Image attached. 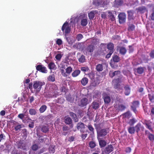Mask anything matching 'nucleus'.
Segmentation results:
<instances>
[{
  "label": "nucleus",
  "mask_w": 154,
  "mask_h": 154,
  "mask_svg": "<svg viewBox=\"0 0 154 154\" xmlns=\"http://www.w3.org/2000/svg\"><path fill=\"white\" fill-rule=\"evenodd\" d=\"M125 108V106L122 105H119L118 107V109L120 111H122V110H124Z\"/></svg>",
  "instance_id": "nucleus-57"
},
{
  "label": "nucleus",
  "mask_w": 154,
  "mask_h": 154,
  "mask_svg": "<svg viewBox=\"0 0 154 154\" xmlns=\"http://www.w3.org/2000/svg\"><path fill=\"white\" fill-rule=\"evenodd\" d=\"M92 108L95 109H96L99 108V103L96 101L93 102L91 104Z\"/></svg>",
  "instance_id": "nucleus-26"
},
{
  "label": "nucleus",
  "mask_w": 154,
  "mask_h": 154,
  "mask_svg": "<svg viewBox=\"0 0 154 154\" xmlns=\"http://www.w3.org/2000/svg\"><path fill=\"white\" fill-rule=\"evenodd\" d=\"M89 145L90 148H93L95 146L96 144L94 142L91 141L89 143Z\"/></svg>",
  "instance_id": "nucleus-44"
},
{
  "label": "nucleus",
  "mask_w": 154,
  "mask_h": 154,
  "mask_svg": "<svg viewBox=\"0 0 154 154\" xmlns=\"http://www.w3.org/2000/svg\"><path fill=\"white\" fill-rule=\"evenodd\" d=\"M45 83L44 82L36 81L34 82L33 87L35 89H36V92H39L43 85H44Z\"/></svg>",
  "instance_id": "nucleus-1"
},
{
  "label": "nucleus",
  "mask_w": 154,
  "mask_h": 154,
  "mask_svg": "<svg viewBox=\"0 0 154 154\" xmlns=\"http://www.w3.org/2000/svg\"><path fill=\"white\" fill-rule=\"evenodd\" d=\"M38 148V145L36 144L33 145L31 147L33 151L37 150Z\"/></svg>",
  "instance_id": "nucleus-42"
},
{
  "label": "nucleus",
  "mask_w": 154,
  "mask_h": 154,
  "mask_svg": "<svg viewBox=\"0 0 154 154\" xmlns=\"http://www.w3.org/2000/svg\"><path fill=\"white\" fill-rule=\"evenodd\" d=\"M96 69L98 72L102 71L103 69V66L102 64H99L96 66Z\"/></svg>",
  "instance_id": "nucleus-23"
},
{
  "label": "nucleus",
  "mask_w": 154,
  "mask_h": 154,
  "mask_svg": "<svg viewBox=\"0 0 154 154\" xmlns=\"http://www.w3.org/2000/svg\"><path fill=\"white\" fill-rule=\"evenodd\" d=\"M139 104L140 103L138 101H134L133 102L131 106V109L135 113L137 112L136 108L139 107Z\"/></svg>",
  "instance_id": "nucleus-5"
},
{
  "label": "nucleus",
  "mask_w": 154,
  "mask_h": 154,
  "mask_svg": "<svg viewBox=\"0 0 154 154\" xmlns=\"http://www.w3.org/2000/svg\"><path fill=\"white\" fill-rule=\"evenodd\" d=\"M131 89L130 87L127 86H126V95H128L130 93Z\"/></svg>",
  "instance_id": "nucleus-45"
},
{
  "label": "nucleus",
  "mask_w": 154,
  "mask_h": 154,
  "mask_svg": "<svg viewBox=\"0 0 154 154\" xmlns=\"http://www.w3.org/2000/svg\"><path fill=\"white\" fill-rule=\"evenodd\" d=\"M128 131L130 134H132L134 133L135 129L134 127H130L128 128Z\"/></svg>",
  "instance_id": "nucleus-35"
},
{
  "label": "nucleus",
  "mask_w": 154,
  "mask_h": 154,
  "mask_svg": "<svg viewBox=\"0 0 154 154\" xmlns=\"http://www.w3.org/2000/svg\"><path fill=\"white\" fill-rule=\"evenodd\" d=\"M36 68L37 70L42 73H46L48 71L46 68L42 65H38L36 66Z\"/></svg>",
  "instance_id": "nucleus-8"
},
{
  "label": "nucleus",
  "mask_w": 154,
  "mask_h": 154,
  "mask_svg": "<svg viewBox=\"0 0 154 154\" xmlns=\"http://www.w3.org/2000/svg\"><path fill=\"white\" fill-rule=\"evenodd\" d=\"M146 10V8L144 7H139L138 8V10L141 12H143Z\"/></svg>",
  "instance_id": "nucleus-55"
},
{
  "label": "nucleus",
  "mask_w": 154,
  "mask_h": 154,
  "mask_svg": "<svg viewBox=\"0 0 154 154\" xmlns=\"http://www.w3.org/2000/svg\"><path fill=\"white\" fill-rule=\"evenodd\" d=\"M99 40L96 38H93L91 39V45H96L97 43L99 42Z\"/></svg>",
  "instance_id": "nucleus-21"
},
{
  "label": "nucleus",
  "mask_w": 154,
  "mask_h": 154,
  "mask_svg": "<svg viewBox=\"0 0 154 154\" xmlns=\"http://www.w3.org/2000/svg\"><path fill=\"white\" fill-rule=\"evenodd\" d=\"M123 3V0H115L113 2V5L115 7H118Z\"/></svg>",
  "instance_id": "nucleus-12"
},
{
  "label": "nucleus",
  "mask_w": 154,
  "mask_h": 154,
  "mask_svg": "<svg viewBox=\"0 0 154 154\" xmlns=\"http://www.w3.org/2000/svg\"><path fill=\"white\" fill-rule=\"evenodd\" d=\"M128 19L130 20L132 18L133 13L131 11H128Z\"/></svg>",
  "instance_id": "nucleus-51"
},
{
  "label": "nucleus",
  "mask_w": 154,
  "mask_h": 154,
  "mask_svg": "<svg viewBox=\"0 0 154 154\" xmlns=\"http://www.w3.org/2000/svg\"><path fill=\"white\" fill-rule=\"evenodd\" d=\"M88 79L87 77H84L82 79L81 83L82 85L85 86L88 84Z\"/></svg>",
  "instance_id": "nucleus-18"
},
{
  "label": "nucleus",
  "mask_w": 154,
  "mask_h": 154,
  "mask_svg": "<svg viewBox=\"0 0 154 154\" xmlns=\"http://www.w3.org/2000/svg\"><path fill=\"white\" fill-rule=\"evenodd\" d=\"M144 67H139L137 69V71L138 73L139 74H142L144 70Z\"/></svg>",
  "instance_id": "nucleus-39"
},
{
  "label": "nucleus",
  "mask_w": 154,
  "mask_h": 154,
  "mask_svg": "<svg viewBox=\"0 0 154 154\" xmlns=\"http://www.w3.org/2000/svg\"><path fill=\"white\" fill-rule=\"evenodd\" d=\"M80 23L81 25L83 26H86L88 23L87 20L86 19L82 20L80 22Z\"/></svg>",
  "instance_id": "nucleus-30"
},
{
  "label": "nucleus",
  "mask_w": 154,
  "mask_h": 154,
  "mask_svg": "<svg viewBox=\"0 0 154 154\" xmlns=\"http://www.w3.org/2000/svg\"><path fill=\"white\" fill-rule=\"evenodd\" d=\"M83 35L81 34H78L76 36V39L78 41H79L83 38Z\"/></svg>",
  "instance_id": "nucleus-50"
},
{
  "label": "nucleus",
  "mask_w": 154,
  "mask_h": 154,
  "mask_svg": "<svg viewBox=\"0 0 154 154\" xmlns=\"http://www.w3.org/2000/svg\"><path fill=\"white\" fill-rule=\"evenodd\" d=\"M69 115L74 119L75 122H77L78 121V119L75 113L72 112H69Z\"/></svg>",
  "instance_id": "nucleus-19"
},
{
  "label": "nucleus",
  "mask_w": 154,
  "mask_h": 154,
  "mask_svg": "<svg viewBox=\"0 0 154 154\" xmlns=\"http://www.w3.org/2000/svg\"><path fill=\"white\" fill-rule=\"evenodd\" d=\"M136 122V121L135 119L133 118L132 119H131L128 122L129 124L130 125H133Z\"/></svg>",
  "instance_id": "nucleus-47"
},
{
  "label": "nucleus",
  "mask_w": 154,
  "mask_h": 154,
  "mask_svg": "<svg viewBox=\"0 0 154 154\" xmlns=\"http://www.w3.org/2000/svg\"><path fill=\"white\" fill-rule=\"evenodd\" d=\"M55 147L53 145H51L49 148V150L50 153H54L55 151Z\"/></svg>",
  "instance_id": "nucleus-33"
},
{
  "label": "nucleus",
  "mask_w": 154,
  "mask_h": 154,
  "mask_svg": "<svg viewBox=\"0 0 154 154\" xmlns=\"http://www.w3.org/2000/svg\"><path fill=\"white\" fill-rule=\"evenodd\" d=\"M104 101L105 103H108L110 101V97L108 96H106L104 98Z\"/></svg>",
  "instance_id": "nucleus-37"
},
{
  "label": "nucleus",
  "mask_w": 154,
  "mask_h": 154,
  "mask_svg": "<svg viewBox=\"0 0 154 154\" xmlns=\"http://www.w3.org/2000/svg\"><path fill=\"white\" fill-rule=\"evenodd\" d=\"M96 129L97 131V138H100V137H105L107 134V130L106 128L102 129H98L97 127Z\"/></svg>",
  "instance_id": "nucleus-2"
},
{
  "label": "nucleus",
  "mask_w": 154,
  "mask_h": 154,
  "mask_svg": "<svg viewBox=\"0 0 154 154\" xmlns=\"http://www.w3.org/2000/svg\"><path fill=\"white\" fill-rule=\"evenodd\" d=\"M120 72L119 70L116 71L112 72L110 71L109 72V76L111 78H113L114 76L116 75H120Z\"/></svg>",
  "instance_id": "nucleus-13"
},
{
  "label": "nucleus",
  "mask_w": 154,
  "mask_h": 154,
  "mask_svg": "<svg viewBox=\"0 0 154 154\" xmlns=\"http://www.w3.org/2000/svg\"><path fill=\"white\" fill-rule=\"evenodd\" d=\"M117 50H119V52L122 54H124L125 53V48L124 47L117 46Z\"/></svg>",
  "instance_id": "nucleus-20"
},
{
  "label": "nucleus",
  "mask_w": 154,
  "mask_h": 154,
  "mask_svg": "<svg viewBox=\"0 0 154 154\" xmlns=\"http://www.w3.org/2000/svg\"><path fill=\"white\" fill-rule=\"evenodd\" d=\"M149 97L150 100L152 102H154V95L149 94Z\"/></svg>",
  "instance_id": "nucleus-52"
},
{
  "label": "nucleus",
  "mask_w": 154,
  "mask_h": 154,
  "mask_svg": "<svg viewBox=\"0 0 154 154\" xmlns=\"http://www.w3.org/2000/svg\"><path fill=\"white\" fill-rule=\"evenodd\" d=\"M48 67L50 69H55L56 68V66L53 62H50L48 65Z\"/></svg>",
  "instance_id": "nucleus-25"
},
{
  "label": "nucleus",
  "mask_w": 154,
  "mask_h": 154,
  "mask_svg": "<svg viewBox=\"0 0 154 154\" xmlns=\"http://www.w3.org/2000/svg\"><path fill=\"white\" fill-rule=\"evenodd\" d=\"M62 55L60 54H58L55 56L56 59L58 60H60L62 57Z\"/></svg>",
  "instance_id": "nucleus-58"
},
{
  "label": "nucleus",
  "mask_w": 154,
  "mask_h": 154,
  "mask_svg": "<svg viewBox=\"0 0 154 154\" xmlns=\"http://www.w3.org/2000/svg\"><path fill=\"white\" fill-rule=\"evenodd\" d=\"M131 115H132L129 111H128L126 112V117H127L128 118H129Z\"/></svg>",
  "instance_id": "nucleus-60"
},
{
  "label": "nucleus",
  "mask_w": 154,
  "mask_h": 154,
  "mask_svg": "<svg viewBox=\"0 0 154 154\" xmlns=\"http://www.w3.org/2000/svg\"><path fill=\"white\" fill-rule=\"evenodd\" d=\"M17 147L18 149H23V142L21 141H19L17 143Z\"/></svg>",
  "instance_id": "nucleus-38"
},
{
  "label": "nucleus",
  "mask_w": 154,
  "mask_h": 154,
  "mask_svg": "<svg viewBox=\"0 0 154 154\" xmlns=\"http://www.w3.org/2000/svg\"><path fill=\"white\" fill-rule=\"evenodd\" d=\"M76 127L78 130H80L81 133H84L85 127V125L83 123L81 122H78L77 124Z\"/></svg>",
  "instance_id": "nucleus-7"
},
{
  "label": "nucleus",
  "mask_w": 154,
  "mask_h": 154,
  "mask_svg": "<svg viewBox=\"0 0 154 154\" xmlns=\"http://www.w3.org/2000/svg\"><path fill=\"white\" fill-rule=\"evenodd\" d=\"M95 47L93 45H89L86 48V51L89 52H92L94 50Z\"/></svg>",
  "instance_id": "nucleus-14"
},
{
  "label": "nucleus",
  "mask_w": 154,
  "mask_h": 154,
  "mask_svg": "<svg viewBox=\"0 0 154 154\" xmlns=\"http://www.w3.org/2000/svg\"><path fill=\"white\" fill-rule=\"evenodd\" d=\"M94 12L92 11H91L88 14V16L90 19H92L94 17Z\"/></svg>",
  "instance_id": "nucleus-41"
},
{
  "label": "nucleus",
  "mask_w": 154,
  "mask_h": 154,
  "mask_svg": "<svg viewBox=\"0 0 154 154\" xmlns=\"http://www.w3.org/2000/svg\"><path fill=\"white\" fill-rule=\"evenodd\" d=\"M64 122L66 124H70L72 123V120L69 117L66 118L65 119Z\"/></svg>",
  "instance_id": "nucleus-28"
},
{
  "label": "nucleus",
  "mask_w": 154,
  "mask_h": 154,
  "mask_svg": "<svg viewBox=\"0 0 154 154\" xmlns=\"http://www.w3.org/2000/svg\"><path fill=\"white\" fill-rule=\"evenodd\" d=\"M29 114L31 115H35L36 114V112L35 110L33 109H31L29 110Z\"/></svg>",
  "instance_id": "nucleus-46"
},
{
  "label": "nucleus",
  "mask_w": 154,
  "mask_h": 154,
  "mask_svg": "<svg viewBox=\"0 0 154 154\" xmlns=\"http://www.w3.org/2000/svg\"><path fill=\"white\" fill-rule=\"evenodd\" d=\"M81 71L79 70H75L72 73V76L75 77L78 76L80 73Z\"/></svg>",
  "instance_id": "nucleus-24"
},
{
  "label": "nucleus",
  "mask_w": 154,
  "mask_h": 154,
  "mask_svg": "<svg viewBox=\"0 0 154 154\" xmlns=\"http://www.w3.org/2000/svg\"><path fill=\"white\" fill-rule=\"evenodd\" d=\"M113 52H112V51H109V52L106 55V58H109L112 54L113 53Z\"/></svg>",
  "instance_id": "nucleus-59"
},
{
  "label": "nucleus",
  "mask_w": 154,
  "mask_h": 154,
  "mask_svg": "<svg viewBox=\"0 0 154 154\" xmlns=\"http://www.w3.org/2000/svg\"><path fill=\"white\" fill-rule=\"evenodd\" d=\"M61 29L63 32L64 31L65 34H68L70 32V28L69 27L67 22L66 21L63 24Z\"/></svg>",
  "instance_id": "nucleus-4"
},
{
  "label": "nucleus",
  "mask_w": 154,
  "mask_h": 154,
  "mask_svg": "<svg viewBox=\"0 0 154 154\" xmlns=\"http://www.w3.org/2000/svg\"><path fill=\"white\" fill-rule=\"evenodd\" d=\"M56 43L57 45H60L62 44V41L61 39L58 38L57 39Z\"/></svg>",
  "instance_id": "nucleus-56"
},
{
  "label": "nucleus",
  "mask_w": 154,
  "mask_h": 154,
  "mask_svg": "<svg viewBox=\"0 0 154 154\" xmlns=\"http://www.w3.org/2000/svg\"><path fill=\"white\" fill-rule=\"evenodd\" d=\"M112 60L114 62L117 63L119 61V57L117 55H114L112 57Z\"/></svg>",
  "instance_id": "nucleus-31"
},
{
  "label": "nucleus",
  "mask_w": 154,
  "mask_h": 154,
  "mask_svg": "<svg viewBox=\"0 0 154 154\" xmlns=\"http://www.w3.org/2000/svg\"><path fill=\"white\" fill-rule=\"evenodd\" d=\"M49 128L48 125H43L42 126L41 131L44 133H46L49 131Z\"/></svg>",
  "instance_id": "nucleus-17"
},
{
  "label": "nucleus",
  "mask_w": 154,
  "mask_h": 154,
  "mask_svg": "<svg viewBox=\"0 0 154 154\" xmlns=\"http://www.w3.org/2000/svg\"><path fill=\"white\" fill-rule=\"evenodd\" d=\"M82 71L85 72L88 71L89 70V68L87 66L82 67L81 68Z\"/></svg>",
  "instance_id": "nucleus-54"
},
{
  "label": "nucleus",
  "mask_w": 154,
  "mask_h": 154,
  "mask_svg": "<svg viewBox=\"0 0 154 154\" xmlns=\"http://www.w3.org/2000/svg\"><path fill=\"white\" fill-rule=\"evenodd\" d=\"M89 103V101L88 99L86 97L82 98L80 101L79 103V106L81 107H84L86 106Z\"/></svg>",
  "instance_id": "nucleus-6"
},
{
  "label": "nucleus",
  "mask_w": 154,
  "mask_h": 154,
  "mask_svg": "<svg viewBox=\"0 0 154 154\" xmlns=\"http://www.w3.org/2000/svg\"><path fill=\"white\" fill-rule=\"evenodd\" d=\"M64 69L60 68V70L62 75L63 77H66L68 75L66 74V72H64Z\"/></svg>",
  "instance_id": "nucleus-43"
},
{
  "label": "nucleus",
  "mask_w": 154,
  "mask_h": 154,
  "mask_svg": "<svg viewBox=\"0 0 154 154\" xmlns=\"http://www.w3.org/2000/svg\"><path fill=\"white\" fill-rule=\"evenodd\" d=\"M92 3L93 5H99V2L97 0H93Z\"/></svg>",
  "instance_id": "nucleus-62"
},
{
  "label": "nucleus",
  "mask_w": 154,
  "mask_h": 154,
  "mask_svg": "<svg viewBox=\"0 0 154 154\" xmlns=\"http://www.w3.org/2000/svg\"><path fill=\"white\" fill-rule=\"evenodd\" d=\"M65 70L66 71V74H68L69 75L72 72V68L71 66H69L67 67V68Z\"/></svg>",
  "instance_id": "nucleus-29"
},
{
  "label": "nucleus",
  "mask_w": 154,
  "mask_h": 154,
  "mask_svg": "<svg viewBox=\"0 0 154 154\" xmlns=\"http://www.w3.org/2000/svg\"><path fill=\"white\" fill-rule=\"evenodd\" d=\"M12 154H21V152L16 149H13L11 152Z\"/></svg>",
  "instance_id": "nucleus-49"
},
{
  "label": "nucleus",
  "mask_w": 154,
  "mask_h": 154,
  "mask_svg": "<svg viewBox=\"0 0 154 154\" xmlns=\"http://www.w3.org/2000/svg\"><path fill=\"white\" fill-rule=\"evenodd\" d=\"M146 127L150 130H152V128L151 125L149 123H146Z\"/></svg>",
  "instance_id": "nucleus-61"
},
{
  "label": "nucleus",
  "mask_w": 154,
  "mask_h": 154,
  "mask_svg": "<svg viewBox=\"0 0 154 154\" xmlns=\"http://www.w3.org/2000/svg\"><path fill=\"white\" fill-rule=\"evenodd\" d=\"M108 16L110 18V20L112 21H113L115 20V18L112 11H108Z\"/></svg>",
  "instance_id": "nucleus-27"
},
{
  "label": "nucleus",
  "mask_w": 154,
  "mask_h": 154,
  "mask_svg": "<svg viewBox=\"0 0 154 154\" xmlns=\"http://www.w3.org/2000/svg\"><path fill=\"white\" fill-rule=\"evenodd\" d=\"M150 57L152 58H154V50H152L149 54Z\"/></svg>",
  "instance_id": "nucleus-63"
},
{
  "label": "nucleus",
  "mask_w": 154,
  "mask_h": 154,
  "mask_svg": "<svg viewBox=\"0 0 154 154\" xmlns=\"http://www.w3.org/2000/svg\"><path fill=\"white\" fill-rule=\"evenodd\" d=\"M99 142V145L101 148L104 147L106 144V141L103 140L101 139L100 138H97Z\"/></svg>",
  "instance_id": "nucleus-11"
},
{
  "label": "nucleus",
  "mask_w": 154,
  "mask_h": 154,
  "mask_svg": "<svg viewBox=\"0 0 154 154\" xmlns=\"http://www.w3.org/2000/svg\"><path fill=\"white\" fill-rule=\"evenodd\" d=\"M122 77L119 76L117 79H115L112 81V83L114 85V88L115 89H117L120 88L119 83L122 82Z\"/></svg>",
  "instance_id": "nucleus-3"
},
{
  "label": "nucleus",
  "mask_w": 154,
  "mask_h": 154,
  "mask_svg": "<svg viewBox=\"0 0 154 154\" xmlns=\"http://www.w3.org/2000/svg\"><path fill=\"white\" fill-rule=\"evenodd\" d=\"M113 150V147L111 145H108L105 148L104 151L105 154H109Z\"/></svg>",
  "instance_id": "nucleus-10"
},
{
  "label": "nucleus",
  "mask_w": 154,
  "mask_h": 154,
  "mask_svg": "<svg viewBox=\"0 0 154 154\" xmlns=\"http://www.w3.org/2000/svg\"><path fill=\"white\" fill-rule=\"evenodd\" d=\"M149 139L151 141H153L154 140V135L152 134L149 133L148 135Z\"/></svg>",
  "instance_id": "nucleus-48"
},
{
  "label": "nucleus",
  "mask_w": 154,
  "mask_h": 154,
  "mask_svg": "<svg viewBox=\"0 0 154 154\" xmlns=\"http://www.w3.org/2000/svg\"><path fill=\"white\" fill-rule=\"evenodd\" d=\"M135 26L133 24H130L129 26L128 30L132 31L134 29Z\"/></svg>",
  "instance_id": "nucleus-53"
},
{
  "label": "nucleus",
  "mask_w": 154,
  "mask_h": 154,
  "mask_svg": "<svg viewBox=\"0 0 154 154\" xmlns=\"http://www.w3.org/2000/svg\"><path fill=\"white\" fill-rule=\"evenodd\" d=\"M47 107L45 105L42 106L39 109V111L40 113H43L47 109Z\"/></svg>",
  "instance_id": "nucleus-34"
},
{
  "label": "nucleus",
  "mask_w": 154,
  "mask_h": 154,
  "mask_svg": "<svg viewBox=\"0 0 154 154\" xmlns=\"http://www.w3.org/2000/svg\"><path fill=\"white\" fill-rule=\"evenodd\" d=\"M17 124L16 125V126L14 127V129L15 131H18L20 130V129L22 128V125L21 124H19L18 123H17Z\"/></svg>",
  "instance_id": "nucleus-32"
},
{
  "label": "nucleus",
  "mask_w": 154,
  "mask_h": 154,
  "mask_svg": "<svg viewBox=\"0 0 154 154\" xmlns=\"http://www.w3.org/2000/svg\"><path fill=\"white\" fill-rule=\"evenodd\" d=\"M119 22L120 23H122L125 21V14L124 13H120L118 15Z\"/></svg>",
  "instance_id": "nucleus-9"
},
{
  "label": "nucleus",
  "mask_w": 154,
  "mask_h": 154,
  "mask_svg": "<svg viewBox=\"0 0 154 154\" xmlns=\"http://www.w3.org/2000/svg\"><path fill=\"white\" fill-rule=\"evenodd\" d=\"M107 48L109 50V51L114 52V45L112 42H109L107 44Z\"/></svg>",
  "instance_id": "nucleus-16"
},
{
  "label": "nucleus",
  "mask_w": 154,
  "mask_h": 154,
  "mask_svg": "<svg viewBox=\"0 0 154 154\" xmlns=\"http://www.w3.org/2000/svg\"><path fill=\"white\" fill-rule=\"evenodd\" d=\"M85 60V56L84 55H82L81 57L79 58V61L81 63H83Z\"/></svg>",
  "instance_id": "nucleus-40"
},
{
  "label": "nucleus",
  "mask_w": 154,
  "mask_h": 154,
  "mask_svg": "<svg viewBox=\"0 0 154 154\" xmlns=\"http://www.w3.org/2000/svg\"><path fill=\"white\" fill-rule=\"evenodd\" d=\"M87 127L89 131H90L91 132L92 134L94 133V129L93 128L92 125L91 124H88L87 126Z\"/></svg>",
  "instance_id": "nucleus-36"
},
{
  "label": "nucleus",
  "mask_w": 154,
  "mask_h": 154,
  "mask_svg": "<svg viewBox=\"0 0 154 154\" xmlns=\"http://www.w3.org/2000/svg\"><path fill=\"white\" fill-rule=\"evenodd\" d=\"M150 17L152 20H154V11L151 14Z\"/></svg>",
  "instance_id": "nucleus-64"
},
{
  "label": "nucleus",
  "mask_w": 154,
  "mask_h": 154,
  "mask_svg": "<svg viewBox=\"0 0 154 154\" xmlns=\"http://www.w3.org/2000/svg\"><path fill=\"white\" fill-rule=\"evenodd\" d=\"M47 80L48 81L54 82L55 80V75L53 74L49 75L47 78Z\"/></svg>",
  "instance_id": "nucleus-22"
},
{
  "label": "nucleus",
  "mask_w": 154,
  "mask_h": 154,
  "mask_svg": "<svg viewBox=\"0 0 154 154\" xmlns=\"http://www.w3.org/2000/svg\"><path fill=\"white\" fill-rule=\"evenodd\" d=\"M134 128L136 132L138 133L140 130H143V127L140 123H138L135 126Z\"/></svg>",
  "instance_id": "nucleus-15"
}]
</instances>
